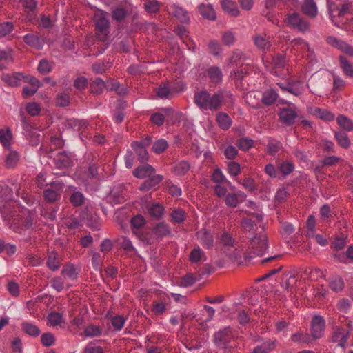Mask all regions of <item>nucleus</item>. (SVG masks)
<instances>
[{"mask_svg": "<svg viewBox=\"0 0 353 353\" xmlns=\"http://www.w3.org/2000/svg\"><path fill=\"white\" fill-rule=\"evenodd\" d=\"M205 258L204 252L199 247L194 248L190 254L189 259L192 263H196Z\"/></svg>", "mask_w": 353, "mask_h": 353, "instance_id": "nucleus-31", "label": "nucleus"}, {"mask_svg": "<svg viewBox=\"0 0 353 353\" xmlns=\"http://www.w3.org/2000/svg\"><path fill=\"white\" fill-rule=\"evenodd\" d=\"M347 11V7L343 5L341 8L329 6V13L333 24L337 27L343 28L345 23L344 16Z\"/></svg>", "mask_w": 353, "mask_h": 353, "instance_id": "nucleus-6", "label": "nucleus"}, {"mask_svg": "<svg viewBox=\"0 0 353 353\" xmlns=\"http://www.w3.org/2000/svg\"><path fill=\"white\" fill-rule=\"evenodd\" d=\"M279 170L284 176H287L293 172L294 165L290 161H284L281 163Z\"/></svg>", "mask_w": 353, "mask_h": 353, "instance_id": "nucleus-49", "label": "nucleus"}, {"mask_svg": "<svg viewBox=\"0 0 353 353\" xmlns=\"http://www.w3.org/2000/svg\"><path fill=\"white\" fill-rule=\"evenodd\" d=\"M253 141L248 138H242L239 141V148L244 151L248 150L252 147Z\"/></svg>", "mask_w": 353, "mask_h": 353, "instance_id": "nucleus-61", "label": "nucleus"}, {"mask_svg": "<svg viewBox=\"0 0 353 353\" xmlns=\"http://www.w3.org/2000/svg\"><path fill=\"white\" fill-rule=\"evenodd\" d=\"M111 322L114 329L121 330L125 322V319L123 316H117L112 319Z\"/></svg>", "mask_w": 353, "mask_h": 353, "instance_id": "nucleus-58", "label": "nucleus"}, {"mask_svg": "<svg viewBox=\"0 0 353 353\" xmlns=\"http://www.w3.org/2000/svg\"><path fill=\"white\" fill-rule=\"evenodd\" d=\"M145 221L144 218L141 215L134 216L131 220V223L134 229H139L143 227Z\"/></svg>", "mask_w": 353, "mask_h": 353, "instance_id": "nucleus-64", "label": "nucleus"}, {"mask_svg": "<svg viewBox=\"0 0 353 353\" xmlns=\"http://www.w3.org/2000/svg\"><path fill=\"white\" fill-rule=\"evenodd\" d=\"M26 112L31 116H37L41 111L39 104L36 102L28 103L26 107Z\"/></svg>", "mask_w": 353, "mask_h": 353, "instance_id": "nucleus-51", "label": "nucleus"}, {"mask_svg": "<svg viewBox=\"0 0 353 353\" xmlns=\"http://www.w3.org/2000/svg\"><path fill=\"white\" fill-rule=\"evenodd\" d=\"M47 265L48 267L53 271H55L59 269L60 266V261L59 259H58L57 253L52 252L49 254L48 259L47 261Z\"/></svg>", "mask_w": 353, "mask_h": 353, "instance_id": "nucleus-30", "label": "nucleus"}, {"mask_svg": "<svg viewBox=\"0 0 353 353\" xmlns=\"http://www.w3.org/2000/svg\"><path fill=\"white\" fill-rule=\"evenodd\" d=\"M171 216L174 222L180 223L184 221L185 212L181 209H175L172 212Z\"/></svg>", "mask_w": 353, "mask_h": 353, "instance_id": "nucleus-57", "label": "nucleus"}, {"mask_svg": "<svg viewBox=\"0 0 353 353\" xmlns=\"http://www.w3.org/2000/svg\"><path fill=\"white\" fill-rule=\"evenodd\" d=\"M338 125L344 130L350 132L353 130V121L344 115H339L336 118Z\"/></svg>", "mask_w": 353, "mask_h": 353, "instance_id": "nucleus-27", "label": "nucleus"}, {"mask_svg": "<svg viewBox=\"0 0 353 353\" xmlns=\"http://www.w3.org/2000/svg\"><path fill=\"white\" fill-rule=\"evenodd\" d=\"M101 332L102 331L100 327L94 325H90L85 330V335L88 337H95L100 336Z\"/></svg>", "mask_w": 353, "mask_h": 353, "instance_id": "nucleus-42", "label": "nucleus"}, {"mask_svg": "<svg viewBox=\"0 0 353 353\" xmlns=\"http://www.w3.org/2000/svg\"><path fill=\"white\" fill-rule=\"evenodd\" d=\"M208 76L214 82H219L222 80V72L219 68L214 66L208 69Z\"/></svg>", "mask_w": 353, "mask_h": 353, "instance_id": "nucleus-35", "label": "nucleus"}, {"mask_svg": "<svg viewBox=\"0 0 353 353\" xmlns=\"http://www.w3.org/2000/svg\"><path fill=\"white\" fill-rule=\"evenodd\" d=\"M325 329V321L320 315L314 316L311 321L310 333L314 339H319L324 336Z\"/></svg>", "mask_w": 353, "mask_h": 353, "instance_id": "nucleus-7", "label": "nucleus"}, {"mask_svg": "<svg viewBox=\"0 0 353 353\" xmlns=\"http://www.w3.org/2000/svg\"><path fill=\"white\" fill-rule=\"evenodd\" d=\"M62 319V315L58 312H52L48 317V323L53 327L60 325Z\"/></svg>", "mask_w": 353, "mask_h": 353, "instance_id": "nucleus-46", "label": "nucleus"}, {"mask_svg": "<svg viewBox=\"0 0 353 353\" xmlns=\"http://www.w3.org/2000/svg\"><path fill=\"white\" fill-rule=\"evenodd\" d=\"M288 23L289 25L299 31H305L308 29L309 24L303 21L298 14L292 13L288 17Z\"/></svg>", "mask_w": 353, "mask_h": 353, "instance_id": "nucleus-12", "label": "nucleus"}, {"mask_svg": "<svg viewBox=\"0 0 353 353\" xmlns=\"http://www.w3.org/2000/svg\"><path fill=\"white\" fill-rule=\"evenodd\" d=\"M24 41L27 44L37 48H41L42 46V43L39 38L34 34H28L25 35Z\"/></svg>", "mask_w": 353, "mask_h": 353, "instance_id": "nucleus-38", "label": "nucleus"}, {"mask_svg": "<svg viewBox=\"0 0 353 353\" xmlns=\"http://www.w3.org/2000/svg\"><path fill=\"white\" fill-rule=\"evenodd\" d=\"M244 99L245 102L252 108H257L261 101V94L259 92L251 91L247 92Z\"/></svg>", "mask_w": 353, "mask_h": 353, "instance_id": "nucleus-17", "label": "nucleus"}, {"mask_svg": "<svg viewBox=\"0 0 353 353\" xmlns=\"http://www.w3.org/2000/svg\"><path fill=\"white\" fill-rule=\"evenodd\" d=\"M12 138V132L10 129L0 130V142L4 148H10Z\"/></svg>", "mask_w": 353, "mask_h": 353, "instance_id": "nucleus-23", "label": "nucleus"}, {"mask_svg": "<svg viewBox=\"0 0 353 353\" xmlns=\"http://www.w3.org/2000/svg\"><path fill=\"white\" fill-rule=\"evenodd\" d=\"M349 334L346 330L340 327H336L331 336V341L337 343V345L344 348L348 339Z\"/></svg>", "mask_w": 353, "mask_h": 353, "instance_id": "nucleus-11", "label": "nucleus"}, {"mask_svg": "<svg viewBox=\"0 0 353 353\" xmlns=\"http://www.w3.org/2000/svg\"><path fill=\"white\" fill-rule=\"evenodd\" d=\"M70 202L74 206H80L84 202L83 194L79 191H75L70 198Z\"/></svg>", "mask_w": 353, "mask_h": 353, "instance_id": "nucleus-47", "label": "nucleus"}, {"mask_svg": "<svg viewBox=\"0 0 353 353\" xmlns=\"http://www.w3.org/2000/svg\"><path fill=\"white\" fill-rule=\"evenodd\" d=\"M88 79L84 77H79L75 79L74 86L76 89L81 90L85 89L88 85Z\"/></svg>", "mask_w": 353, "mask_h": 353, "instance_id": "nucleus-63", "label": "nucleus"}, {"mask_svg": "<svg viewBox=\"0 0 353 353\" xmlns=\"http://www.w3.org/2000/svg\"><path fill=\"white\" fill-rule=\"evenodd\" d=\"M262 220L261 214H254L251 218H245L241 222L243 230L249 233L248 238L252 241V248L257 255H262L268 248L266 237L264 235H254L257 230V223Z\"/></svg>", "mask_w": 353, "mask_h": 353, "instance_id": "nucleus-2", "label": "nucleus"}, {"mask_svg": "<svg viewBox=\"0 0 353 353\" xmlns=\"http://www.w3.org/2000/svg\"><path fill=\"white\" fill-rule=\"evenodd\" d=\"M197 238L200 243L205 248H210L213 245V236L206 229H202L199 231L197 232Z\"/></svg>", "mask_w": 353, "mask_h": 353, "instance_id": "nucleus-15", "label": "nucleus"}, {"mask_svg": "<svg viewBox=\"0 0 353 353\" xmlns=\"http://www.w3.org/2000/svg\"><path fill=\"white\" fill-rule=\"evenodd\" d=\"M148 214L153 218L159 219L163 214V208L159 203H153L148 208Z\"/></svg>", "mask_w": 353, "mask_h": 353, "instance_id": "nucleus-36", "label": "nucleus"}, {"mask_svg": "<svg viewBox=\"0 0 353 353\" xmlns=\"http://www.w3.org/2000/svg\"><path fill=\"white\" fill-rule=\"evenodd\" d=\"M62 274L64 276L68 277L71 279H75L77 276L76 270L73 265H68L62 270Z\"/></svg>", "mask_w": 353, "mask_h": 353, "instance_id": "nucleus-59", "label": "nucleus"}, {"mask_svg": "<svg viewBox=\"0 0 353 353\" xmlns=\"http://www.w3.org/2000/svg\"><path fill=\"white\" fill-rule=\"evenodd\" d=\"M234 335L230 327L220 329L214 334V341L215 344L222 348H226L228 344L234 338Z\"/></svg>", "mask_w": 353, "mask_h": 353, "instance_id": "nucleus-5", "label": "nucleus"}, {"mask_svg": "<svg viewBox=\"0 0 353 353\" xmlns=\"http://www.w3.org/2000/svg\"><path fill=\"white\" fill-rule=\"evenodd\" d=\"M216 121L219 127L223 130L228 129L232 125L231 119L227 114L224 112H219L217 114Z\"/></svg>", "mask_w": 353, "mask_h": 353, "instance_id": "nucleus-28", "label": "nucleus"}, {"mask_svg": "<svg viewBox=\"0 0 353 353\" xmlns=\"http://www.w3.org/2000/svg\"><path fill=\"white\" fill-rule=\"evenodd\" d=\"M277 85L283 91H287L296 97L301 96L305 90L304 83L302 81H292L288 83L286 86L282 83H277Z\"/></svg>", "mask_w": 353, "mask_h": 353, "instance_id": "nucleus-10", "label": "nucleus"}, {"mask_svg": "<svg viewBox=\"0 0 353 353\" xmlns=\"http://www.w3.org/2000/svg\"><path fill=\"white\" fill-rule=\"evenodd\" d=\"M341 65L346 75L353 76V65L350 63L344 57H339Z\"/></svg>", "mask_w": 353, "mask_h": 353, "instance_id": "nucleus-39", "label": "nucleus"}, {"mask_svg": "<svg viewBox=\"0 0 353 353\" xmlns=\"http://www.w3.org/2000/svg\"><path fill=\"white\" fill-rule=\"evenodd\" d=\"M337 308L341 312L347 313L351 308V303L347 299H341L337 303Z\"/></svg>", "mask_w": 353, "mask_h": 353, "instance_id": "nucleus-62", "label": "nucleus"}, {"mask_svg": "<svg viewBox=\"0 0 353 353\" xmlns=\"http://www.w3.org/2000/svg\"><path fill=\"white\" fill-rule=\"evenodd\" d=\"M278 94L273 89H269L264 92L261 96V101L266 105L274 103L277 99Z\"/></svg>", "mask_w": 353, "mask_h": 353, "instance_id": "nucleus-25", "label": "nucleus"}, {"mask_svg": "<svg viewBox=\"0 0 353 353\" xmlns=\"http://www.w3.org/2000/svg\"><path fill=\"white\" fill-rule=\"evenodd\" d=\"M254 41L255 45L259 48H261V49H263V50L268 49L271 46L270 41H268L266 38H265L262 36H260V35L256 36L254 39Z\"/></svg>", "mask_w": 353, "mask_h": 353, "instance_id": "nucleus-43", "label": "nucleus"}, {"mask_svg": "<svg viewBox=\"0 0 353 353\" xmlns=\"http://www.w3.org/2000/svg\"><path fill=\"white\" fill-rule=\"evenodd\" d=\"M83 353H103V348L94 342L88 343Z\"/></svg>", "mask_w": 353, "mask_h": 353, "instance_id": "nucleus-54", "label": "nucleus"}, {"mask_svg": "<svg viewBox=\"0 0 353 353\" xmlns=\"http://www.w3.org/2000/svg\"><path fill=\"white\" fill-rule=\"evenodd\" d=\"M23 330L30 336H38L40 334L39 329L34 325L25 323L22 325Z\"/></svg>", "mask_w": 353, "mask_h": 353, "instance_id": "nucleus-45", "label": "nucleus"}, {"mask_svg": "<svg viewBox=\"0 0 353 353\" xmlns=\"http://www.w3.org/2000/svg\"><path fill=\"white\" fill-rule=\"evenodd\" d=\"M302 9L304 14L312 17L317 14V7L313 0H304Z\"/></svg>", "mask_w": 353, "mask_h": 353, "instance_id": "nucleus-24", "label": "nucleus"}, {"mask_svg": "<svg viewBox=\"0 0 353 353\" xmlns=\"http://www.w3.org/2000/svg\"><path fill=\"white\" fill-rule=\"evenodd\" d=\"M120 245L126 251H133L134 248L131 241L126 237L121 236L118 239Z\"/></svg>", "mask_w": 353, "mask_h": 353, "instance_id": "nucleus-60", "label": "nucleus"}, {"mask_svg": "<svg viewBox=\"0 0 353 353\" xmlns=\"http://www.w3.org/2000/svg\"><path fill=\"white\" fill-rule=\"evenodd\" d=\"M23 75L20 72H15L12 74H3L1 79L5 83L9 86H17L19 85L21 80H23Z\"/></svg>", "mask_w": 353, "mask_h": 353, "instance_id": "nucleus-16", "label": "nucleus"}, {"mask_svg": "<svg viewBox=\"0 0 353 353\" xmlns=\"http://www.w3.org/2000/svg\"><path fill=\"white\" fill-rule=\"evenodd\" d=\"M294 47L296 48L297 50H301L305 53H307V56L311 54L308 44L301 39H297L294 41Z\"/></svg>", "mask_w": 353, "mask_h": 353, "instance_id": "nucleus-50", "label": "nucleus"}, {"mask_svg": "<svg viewBox=\"0 0 353 353\" xmlns=\"http://www.w3.org/2000/svg\"><path fill=\"white\" fill-rule=\"evenodd\" d=\"M276 346V341H268L264 342L261 345L256 347L252 353H268L274 349Z\"/></svg>", "mask_w": 353, "mask_h": 353, "instance_id": "nucleus-29", "label": "nucleus"}, {"mask_svg": "<svg viewBox=\"0 0 353 353\" xmlns=\"http://www.w3.org/2000/svg\"><path fill=\"white\" fill-rule=\"evenodd\" d=\"M225 201L228 206L234 208L239 203L238 196L236 194L230 193L225 196Z\"/></svg>", "mask_w": 353, "mask_h": 353, "instance_id": "nucleus-56", "label": "nucleus"}, {"mask_svg": "<svg viewBox=\"0 0 353 353\" xmlns=\"http://www.w3.org/2000/svg\"><path fill=\"white\" fill-rule=\"evenodd\" d=\"M168 147V141L164 139L157 140L152 145V151L156 154L163 152Z\"/></svg>", "mask_w": 353, "mask_h": 353, "instance_id": "nucleus-32", "label": "nucleus"}, {"mask_svg": "<svg viewBox=\"0 0 353 353\" xmlns=\"http://www.w3.org/2000/svg\"><path fill=\"white\" fill-rule=\"evenodd\" d=\"M168 12L170 14L176 17L179 21L186 23L189 21V17L187 12L181 7L172 4L168 7Z\"/></svg>", "mask_w": 353, "mask_h": 353, "instance_id": "nucleus-13", "label": "nucleus"}, {"mask_svg": "<svg viewBox=\"0 0 353 353\" xmlns=\"http://www.w3.org/2000/svg\"><path fill=\"white\" fill-rule=\"evenodd\" d=\"M190 169V165L188 162L181 161L173 165L172 172L174 175L181 176L188 173Z\"/></svg>", "mask_w": 353, "mask_h": 353, "instance_id": "nucleus-20", "label": "nucleus"}, {"mask_svg": "<svg viewBox=\"0 0 353 353\" xmlns=\"http://www.w3.org/2000/svg\"><path fill=\"white\" fill-rule=\"evenodd\" d=\"M19 160V154L15 151H11L6 157V165L9 168H14L17 165Z\"/></svg>", "mask_w": 353, "mask_h": 353, "instance_id": "nucleus-34", "label": "nucleus"}, {"mask_svg": "<svg viewBox=\"0 0 353 353\" xmlns=\"http://www.w3.org/2000/svg\"><path fill=\"white\" fill-rule=\"evenodd\" d=\"M108 14L101 10L97 9L94 14V20L96 24V28L99 32L97 33L98 37L103 39L108 32L109 27V21L108 19Z\"/></svg>", "mask_w": 353, "mask_h": 353, "instance_id": "nucleus-3", "label": "nucleus"}, {"mask_svg": "<svg viewBox=\"0 0 353 353\" xmlns=\"http://www.w3.org/2000/svg\"><path fill=\"white\" fill-rule=\"evenodd\" d=\"M221 6L225 12L232 17H237L239 14L237 6L231 0H222Z\"/></svg>", "mask_w": 353, "mask_h": 353, "instance_id": "nucleus-22", "label": "nucleus"}, {"mask_svg": "<svg viewBox=\"0 0 353 353\" xmlns=\"http://www.w3.org/2000/svg\"><path fill=\"white\" fill-rule=\"evenodd\" d=\"M151 142V138H146L140 143L137 141L132 143V148L134 150L140 161L144 162L148 161V153L145 148L149 145Z\"/></svg>", "mask_w": 353, "mask_h": 353, "instance_id": "nucleus-8", "label": "nucleus"}, {"mask_svg": "<svg viewBox=\"0 0 353 353\" xmlns=\"http://www.w3.org/2000/svg\"><path fill=\"white\" fill-rule=\"evenodd\" d=\"M37 70L41 74H46L52 70V66L47 60L42 59L39 62Z\"/></svg>", "mask_w": 353, "mask_h": 353, "instance_id": "nucleus-55", "label": "nucleus"}, {"mask_svg": "<svg viewBox=\"0 0 353 353\" xmlns=\"http://www.w3.org/2000/svg\"><path fill=\"white\" fill-rule=\"evenodd\" d=\"M134 175L140 179L150 178L152 185L159 183L163 180L161 175H154V169L148 164H145L137 168L133 172Z\"/></svg>", "mask_w": 353, "mask_h": 353, "instance_id": "nucleus-4", "label": "nucleus"}, {"mask_svg": "<svg viewBox=\"0 0 353 353\" xmlns=\"http://www.w3.org/2000/svg\"><path fill=\"white\" fill-rule=\"evenodd\" d=\"M13 24L12 22H4L0 24V37H6L13 30Z\"/></svg>", "mask_w": 353, "mask_h": 353, "instance_id": "nucleus-53", "label": "nucleus"}, {"mask_svg": "<svg viewBox=\"0 0 353 353\" xmlns=\"http://www.w3.org/2000/svg\"><path fill=\"white\" fill-rule=\"evenodd\" d=\"M312 114L316 117L325 121H333L335 118V115L330 111L319 108H314L312 111Z\"/></svg>", "mask_w": 353, "mask_h": 353, "instance_id": "nucleus-21", "label": "nucleus"}, {"mask_svg": "<svg viewBox=\"0 0 353 353\" xmlns=\"http://www.w3.org/2000/svg\"><path fill=\"white\" fill-rule=\"evenodd\" d=\"M343 279L339 276L332 278L330 282V288L335 292L341 291L343 288Z\"/></svg>", "mask_w": 353, "mask_h": 353, "instance_id": "nucleus-48", "label": "nucleus"}, {"mask_svg": "<svg viewBox=\"0 0 353 353\" xmlns=\"http://www.w3.org/2000/svg\"><path fill=\"white\" fill-rule=\"evenodd\" d=\"M335 138L338 142V144L344 148H347L350 145V140L348 136L342 132H338L335 133Z\"/></svg>", "mask_w": 353, "mask_h": 353, "instance_id": "nucleus-33", "label": "nucleus"}, {"mask_svg": "<svg viewBox=\"0 0 353 353\" xmlns=\"http://www.w3.org/2000/svg\"><path fill=\"white\" fill-rule=\"evenodd\" d=\"M228 172L232 176H236L241 172L240 165L235 161H230L228 164Z\"/></svg>", "mask_w": 353, "mask_h": 353, "instance_id": "nucleus-52", "label": "nucleus"}, {"mask_svg": "<svg viewBox=\"0 0 353 353\" xmlns=\"http://www.w3.org/2000/svg\"><path fill=\"white\" fill-rule=\"evenodd\" d=\"M281 120L287 125H292L294 123L297 114L295 110L291 108H283L279 113Z\"/></svg>", "mask_w": 353, "mask_h": 353, "instance_id": "nucleus-18", "label": "nucleus"}, {"mask_svg": "<svg viewBox=\"0 0 353 353\" xmlns=\"http://www.w3.org/2000/svg\"><path fill=\"white\" fill-rule=\"evenodd\" d=\"M267 150L270 154L275 155L282 150V144L277 141H270L267 145Z\"/></svg>", "mask_w": 353, "mask_h": 353, "instance_id": "nucleus-40", "label": "nucleus"}, {"mask_svg": "<svg viewBox=\"0 0 353 353\" xmlns=\"http://www.w3.org/2000/svg\"><path fill=\"white\" fill-rule=\"evenodd\" d=\"M199 12L204 18L210 20H214L216 19L215 11L210 4H201L199 6Z\"/></svg>", "mask_w": 353, "mask_h": 353, "instance_id": "nucleus-26", "label": "nucleus"}, {"mask_svg": "<svg viewBox=\"0 0 353 353\" xmlns=\"http://www.w3.org/2000/svg\"><path fill=\"white\" fill-rule=\"evenodd\" d=\"M63 190V183H53L50 188L44 191L46 201L51 203L59 199Z\"/></svg>", "mask_w": 353, "mask_h": 353, "instance_id": "nucleus-9", "label": "nucleus"}, {"mask_svg": "<svg viewBox=\"0 0 353 353\" xmlns=\"http://www.w3.org/2000/svg\"><path fill=\"white\" fill-rule=\"evenodd\" d=\"M154 232L155 234L159 236H165L170 234V231L168 226L164 223H158L154 229Z\"/></svg>", "mask_w": 353, "mask_h": 353, "instance_id": "nucleus-41", "label": "nucleus"}, {"mask_svg": "<svg viewBox=\"0 0 353 353\" xmlns=\"http://www.w3.org/2000/svg\"><path fill=\"white\" fill-rule=\"evenodd\" d=\"M107 199L113 205L122 203L124 201V196L121 187L114 188L107 196Z\"/></svg>", "mask_w": 353, "mask_h": 353, "instance_id": "nucleus-14", "label": "nucleus"}, {"mask_svg": "<svg viewBox=\"0 0 353 353\" xmlns=\"http://www.w3.org/2000/svg\"><path fill=\"white\" fill-rule=\"evenodd\" d=\"M291 340L294 343H307L310 341V336L307 333L298 332L291 336Z\"/></svg>", "mask_w": 353, "mask_h": 353, "instance_id": "nucleus-37", "label": "nucleus"}, {"mask_svg": "<svg viewBox=\"0 0 353 353\" xmlns=\"http://www.w3.org/2000/svg\"><path fill=\"white\" fill-rule=\"evenodd\" d=\"M194 101L202 111H214L222 105L232 106L234 102V98L228 91H219L212 95L207 91H201L195 93Z\"/></svg>", "mask_w": 353, "mask_h": 353, "instance_id": "nucleus-1", "label": "nucleus"}, {"mask_svg": "<svg viewBox=\"0 0 353 353\" xmlns=\"http://www.w3.org/2000/svg\"><path fill=\"white\" fill-rule=\"evenodd\" d=\"M105 88L104 81L100 79H96L91 84V92L94 94H100Z\"/></svg>", "mask_w": 353, "mask_h": 353, "instance_id": "nucleus-44", "label": "nucleus"}, {"mask_svg": "<svg viewBox=\"0 0 353 353\" xmlns=\"http://www.w3.org/2000/svg\"><path fill=\"white\" fill-rule=\"evenodd\" d=\"M22 128L23 134L29 139H34L32 141L34 144H37L38 134H37L36 129L28 123L24 119L22 120Z\"/></svg>", "mask_w": 353, "mask_h": 353, "instance_id": "nucleus-19", "label": "nucleus"}]
</instances>
